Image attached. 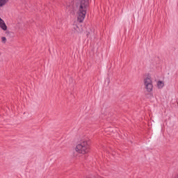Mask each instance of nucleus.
<instances>
[{"label": "nucleus", "mask_w": 178, "mask_h": 178, "mask_svg": "<svg viewBox=\"0 0 178 178\" xmlns=\"http://www.w3.org/2000/svg\"><path fill=\"white\" fill-rule=\"evenodd\" d=\"M90 0H81V3L78 7L76 12L77 20L79 23H83L84 19H86V15H87V6Z\"/></svg>", "instance_id": "f257e3e1"}, {"label": "nucleus", "mask_w": 178, "mask_h": 178, "mask_svg": "<svg viewBox=\"0 0 178 178\" xmlns=\"http://www.w3.org/2000/svg\"><path fill=\"white\" fill-rule=\"evenodd\" d=\"M89 148L90 145L88 144V140H82L76 145L74 150L77 154L86 155L88 152Z\"/></svg>", "instance_id": "f03ea898"}, {"label": "nucleus", "mask_w": 178, "mask_h": 178, "mask_svg": "<svg viewBox=\"0 0 178 178\" xmlns=\"http://www.w3.org/2000/svg\"><path fill=\"white\" fill-rule=\"evenodd\" d=\"M152 81V76H151V74L147 73L145 76V78L143 79V83L145 89L147 92H151L152 90H154V83Z\"/></svg>", "instance_id": "7ed1b4c3"}, {"label": "nucleus", "mask_w": 178, "mask_h": 178, "mask_svg": "<svg viewBox=\"0 0 178 178\" xmlns=\"http://www.w3.org/2000/svg\"><path fill=\"white\" fill-rule=\"evenodd\" d=\"M156 87L158 90H162L165 87V81L159 80L156 81Z\"/></svg>", "instance_id": "20e7f679"}, {"label": "nucleus", "mask_w": 178, "mask_h": 178, "mask_svg": "<svg viewBox=\"0 0 178 178\" xmlns=\"http://www.w3.org/2000/svg\"><path fill=\"white\" fill-rule=\"evenodd\" d=\"M0 29L3 30V31H8V26H6L5 21H3V19H2L1 17H0Z\"/></svg>", "instance_id": "39448f33"}, {"label": "nucleus", "mask_w": 178, "mask_h": 178, "mask_svg": "<svg viewBox=\"0 0 178 178\" xmlns=\"http://www.w3.org/2000/svg\"><path fill=\"white\" fill-rule=\"evenodd\" d=\"M9 0H0V6H3Z\"/></svg>", "instance_id": "423d86ee"}, {"label": "nucleus", "mask_w": 178, "mask_h": 178, "mask_svg": "<svg viewBox=\"0 0 178 178\" xmlns=\"http://www.w3.org/2000/svg\"><path fill=\"white\" fill-rule=\"evenodd\" d=\"M6 41H8V39H6V37H1V42L2 44H6Z\"/></svg>", "instance_id": "0eeeda50"}, {"label": "nucleus", "mask_w": 178, "mask_h": 178, "mask_svg": "<svg viewBox=\"0 0 178 178\" xmlns=\"http://www.w3.org/2000/svg\"><path fill=\"white\" fill-rule=\"evenodd\" d=\"M74 29L75 31H76V33H79L80 31V29H79V26H74Z\"/></svg>", "instance_id": "6e6552de"}, {"label": "nucleus", "mask_w": 178, "mask_h": 178, "mask_svg": "<svg viewBox=\"0 0 178 178\" xmlns=\"http://www.w3.org/2000/svg\"><path fill=\"white\" fill-rule=\"evenodd\" d=\"M66 10H70V8H69V5L67 6Z\"/></svg>", "instance_id": "1a4fd4ad"}]
</instances>
